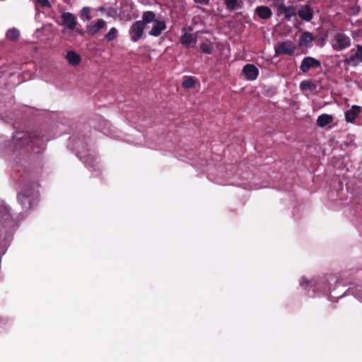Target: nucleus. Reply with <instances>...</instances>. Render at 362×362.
<instances>
[{"instance_id": "18", "label": "nucleus", "mask_w": 362, "mask_h": 362, "mask_svg": "<svg viewBox=\"0 0 362 362\" xmlns=\"http://www.w3.org/2000/svg\"><path fill=\"white\" fill-rule=\"evenodd\" d=\"M333 121V117L329 115H322L317 119V125L323 127Z\"/></svg>"}, {"instance_id": "20", "label": "nucleus", "mask_w": 362, "mask_h": 362, "mask_svg": "<svg viewBox=\"0 0 362 362\" xmlns=\"http://www.w3.org/2000/svg\"><path fill=\"white\" fill-rule=\"evenodd\" d=\"M225 4L228 9L233 11L240 6L239 0H225Z\"/></svg>"}, {"instance_id": "22", "label": "nucleus", "mask_w": 362, "mask_h": 362, "mask_svg": "<svg viewBox=\"0 0 362 362\" xmlns=\"http://www.w3.org/2000/svg\"><path fill=\"white\" fill-rule=\"evenodd\" d=\"M35 4L36 11H37L35 18L39 21L40 18V12L39 11V8L45 7V0H34Z\"/></svg>"}, {"instance_id": "19", "label": "nucleus", "mask_w": 362, "mask_h": 362, "mask_svg": "<svg viewBox=\"0 0 362 362\" xmlns=\"http://www.w3.org/2000/svg\"><path fill=\"white\" fill-rule=\"evenodd\" d=\"M20 37V32L18 29L13 28L6 33V38L11 41H16Z\"/></svg>"}, {"instance_id": "21", "label": "nucleus", "mask_w": 362, "mask_h": 362, "mask_svg": "<svg viewBox=\"0 0 362 362\" xmlns=\"http://www.w3.org/2000/svg\"><path fill=\"white\" fill-rule=\"evenodd\" d=\"M196 80L191 76H187L182 81V86L185 88H192L195 86Z\"/></svg>"}, {"instance_id": "14", "label": "nucleus", "mask_w": 362, "mask_h": 362, "mask_svg": "<svg viewBox=\"0 0 362 362\" xmlns=\"http://www.w3.org/2000/svg\"><path fill=\"white\" fill-rule=\"evenodd\" d=\"M361 62L362 61V46H357V51L356 54L351 56L350 58L345 59V63L346 64H356V62Z\"/></svg>"}, {"instance_id": "24", "label": "nucleus", "mask_w": 362, "mask_h": 362, "mask_svg": "<svg viewBox=\"0 0 362 362\" xmlns=\"http://www.w3.org/2000/svg\"><path fill=\"white\" fill-rule=\"evenodd\" d=\"M117 35V30L116 28H112L110 30V31L105 35V39L108 41L114 40Z\"/></svg>"}, {"instance_id": "6", "label": "nucleus", "mask_w": 362, "mask_h": 362, "mask_svg": "<svg viewBox=\"0 0 362 362\" xmlns=\"http://www.w3.org/2000/svg\"><path fill=\"white\" fill-rule=\"evenodd\" d=\"M153 23V26L152 29L150 30L149 34L153 36H158L160 35L161 32L165 29L166 25L165 23L163 21H160L156 19L155 17V20L152 21Z\"/></svg>"}, {"instance_id": "17", "label": "nucleus", "mask_w": 362, "mask_h": 362, "mask_svg": "<svg viewBox=\"0 0 362 362\" xmlns=\"http://www.w3.org/2000/svg\"><path fill=\"white\" fill-rule=\"evenodd\" d=\"M11 218L9 210L7 207L0 206V223H5Z\"/></svg>"}, {"instance_id": "2", "label": "nucleus", "mask_w": 362, "mask_h": 362, "mask_svg": "<svg viewBox=\"0 0 362 362\" xmlns=\"http://www.w3.org/2000/svg\"><path fill=\"white\" fill-rule=\"evenodd\" d=\"M155 20V13L146 11L144 13L142 20L135 22L131 27L129 33L133 41L136 42L143 35L146 25Z\"/></svg>"}, {"instance_id": "23", "label": "nucleus", "mask_w": 362, "mask_h": 362, "mask_svg": "<svg viewBox=\"0 0 362 362\" xmlns=\"http://www.w3.org/2000/svg\"><path fill=\"white\" fill-rule=\"evenodd\" d=\"M285 18L289 20L292 16L296 15V8L293 6H288L284 12Z\"/></svg>"}, {"instance_id": "7", "label": "nucleus", "mask_w": 362, "mask_h": 362, "mask_svg": "<svg viewBox=\"0 0 362 362\" xmlns=\"http://www.w3.org/2000/svg\"><path fill=\"white\" fill-rule=\"evenodd\" d=\"M320 65L319 61L312 58V57H306L305 58L301 64L300 69L303 72H307L311 67H317Z\"/></svg>"}, {"instance_id": "32", "label": "nucleus", "mask_w": 362, "mask_h": 362, "mask_svg": "<svg viewBox=\"0 0 362 362\" xmlns=\"http://www.w3.org/2000/svg\"><path fill=\"white\" fill-rule=\"evenodd\" d=\"M46 5H47V7H50V4L47 1V3H46Z\"/></svg>"}, {"instance_id": "9", "label": "nucleus", "mask_w": 362, "mask_h": 362, "mask_svg": "<svg viewBox=\"0 0 362 362\" xmlns=\"http://www.w3.org/2000/svg\"><path fill=\"white\" fill-rule=\"evenodd\" d=\"M361 112V107L354 105L351 108L345 112L346 120L347 122H354L355 119Z\"/></svg>"}, {"instance_id": "34", "label": "nucleus", "mask_w": 362, "mask_h": 362, "mask_svg": "<svg viewBox=\"0 0 362 362\" xmlns=\"http://www.w3.org/2000/svg\"><path fill=\"white\" fill-rule=\"evenodd\" d=\"M39 11L40 12V14H41V13H42V14H44V12H43V11H40V10H39Z\"/></svg>"}, {"instance_id": "16", "label": "nucleus", "mask_w": 362, "mask_h": 362, "mask_svg": "<svg viewBox=\"0 0 362 362\" xmlns=\"http://www.w3.org/2000/svg\"><path fill=\"white\" fill-rule=\"evenodd\" d=\"M313 35L309 32H304L300 39L298 44L300 46H308L313 40Z\"/></svg>"}, {"instance_id": "15", "label": "nucleus", "mask_w": 362, "mask_h": 362, "mask_svg": "<svg viewBox=\"0 0 362 362\" xmlns=\"http://www.w3.org/2000/svg\"><path fill=\"white\" fill-rule=\"evenodd\" d=\"M335 39L338 49H341L349 45L348 38L344 34H337L335 37Z\"/></svg>"}, {"instance_id": "8", "label": "nucleus", "mask_w": 362, "mask_h": 362, "mask_svg": "<svg viewBox=\"0 0 362 362\" xmlns=\"http://www.w3.org/2000/svg\"><path fill=\"white\" fill-rule=\"evenodd\" d=\"M243 71L248 80L255 79L259 73L257 68L253 64H247Z\"/></svg>"}, {"instance_id": "25", "label": "nucleus", "mask_w": 362, "mask_h": 362, "mask_svg": "<svg viewBox=\"0 0 362 362\" xmlns=\"http://www.w3.org/2000/svg\"><path fill=\"white\" fill-rule=\"evenodd\" d=\"M81 17L84 20L90 21L91 19L90 11L89 8H83L81 11Z\"/></svg>"}, {"instance_id": "27", "label": "nucleus", "mask_w": 362, "mask_h": 362, "mask_svg": "<svg viewBox=\"0 0 362 362\" xmlns=\"http://www.w3.org/2000/svg\"><path fill=\"white\" fill-rule=\"evenodd\" d=\"M200 48L202 51L204 53L210 54L211 52V47L206 43L201 44Z\"/></svg>"}, {"instance_id": "1", "label": "nucleus", "mask_w": 362, "mask_h": 362, "mask_svg": "<svg viewBox=\"0 0 362 362\" xmlns=\"http://www.w3.org/2000/svg\"><path fill=\"white\" fill-rule=\"evenodd\" d=\"M13 142L16 150L24 146H30L32 151L35 153L41 151L44 144L43 137L37 132L32 134L27 132H17L13 136Z\"/></svg>"}, {"instance_id": "3", "label": "nucleus", "mask_w": 362, "mask_h": 362, "mask_svg": "<svg viewBox=\"0 0 362 362\" xmlns=\"http://www.w3.org/2000/svg\"><path fill=\"white\" fill-rule=\"evenodd\" d=\"M62 25L69 30H74L77 25L76 18L71 13H63L62 14Z\"/></svg>"}, {"instance_id": "33", "label": "nucleus", "mask_w": 362, "mask_h": 362, "mask_svg": "<svg viewBox=\"0 0 362 362\" xmlns=\"http://www.w3.org/2000/svg\"><path fill=\"white\" fill-rule=\"evenodd\" d=\"M39 11L40 12V14H41V13H42V14H44V12H43V11H40V10H39Z\"/></svg>"}, {"instance_id": "29", "label": "nucleus", "mask_w": 362, "mask_h": 362, "mask_svg": "<svg viewBox=\"0 0 362 362\" xmlns=\"http://www.w3.org/2000/svg\"><path fill=\"white\" fill-rule=\"evenodd\" d=\"M40 187V185H39V182L38 181H33V182H28L26 184V187L28 188V187H30L33 189H37Z\"/></svg>"}, {"instance_id": "11", "label": "nucleus", "mask_w": 362, "mask_h": 362, "mask_svg": "<svg viewBox=\"0 0 362 362\" xmlns=\"http://www.w3.org/2000/svg\"><path fill=\"white\" fill-rule=\"evenodd\" d=\"M180 41L186 47H192L196 44L197 35L192 33H185L181 37Z\"/></svg>"}, {"instance_id": "30", "label": "nucleus", "mask_w": 362, "mask_h": 362, "mask_svg": "<svg viewBox=\"0 0 362 362\" xmlns=\"http://www.w3.org/2000/svg\"><path fill=\"white\" fill-rule=\"evenodd\" d=\"M30 195H31L30 193L29 192L26 191L25 192V194H19L18 197V199H20L22 196L23 197H29Z\"/></svg>"}, {"instance_id": "13", "label": "nucleus", "mask_w": 362, "mask_h": 362, "mask_svg": "<svg viewBox=\"0 0 362 362\" xmlns=\"http://www.w3.org/2000/svg\"><path fill=\"white\" fill-rule=\"evenodd\" d=\"M255 12L262 19H267L272 16V11L267 6H259L256 8Z\"/></svg>"}, {"instance_id": "5", "label": "nucleus", "mask_w": 362, "mask_h": 362, "mask_svg": "<svg viewBox=\"0 0 362 362\" xmlns=\"http://www.w3.org/2000/svg\"><path fill=\"white\" fill-rule=\"evenodd\" d=\"M105 25L106 22L103 19H99L95 23L87 26V33L92 36L95 35L101 29L105 28Z\"/></svg>"}, {"instance_id": "4", "label": "nucleus", "mask_w": 362, "mask_h": 362, "mask_svg": "<svg viewBox=\"0 0 362 362\" xmlns=\"http://www.w3.org/2000/svg\"><path fill=\"white\" fill-rule=\"evenodd\" d=\"M296 46L294 43L291 41H286L280 43L276 48V52L277 54H286L291 55L293 54Z\"/></svg>"}, {"instance_id": "28", "label": "nucleus", "mask_w": 362, "mask_h": 362, "mask_svg": "<svg viewBox=\"0 0 362 362\" xmlns=\"http://www.w3.org/2000/svg\"><path fill=\"white\" fill-rule=\"evenodd\" d=\"M313 86H314V85L310 81H303L300 83V88L303 90L310 88Z\"/></svg>"}, {"instance_id": "26", "label": "nucleus", "mask_w": 362, "mask_h": 362, "mask_svg": "<svg viewBox=\"0 0 362 362\" xmlns=\"http://www.w3.org/2000/svg\"><path fill=\"white\" fill-rule=\"evenodd\" d=\"M274 5L277 8L279 15L281 13H284L285 9H286V8L288 7L286 6L283 2H276Z\"/></svg>"}, {"instance_id": "31", "label": "nucleus", "mask_w": 362, "mask_h": 362, "mask_svg": "<svg viewBox=\"0 0 362 362\" xmlns=\"http://www.w3.org/2000/svg\"><path fill=\"white\" fill-rule=\"evenodd\" d=\"M196 1L199 4H206L209 3V0H196Z\"/></svg>"}, {"instance_id": "10", "label": "nucleus", "mask_w": 362, "mask_h": 362, "mask_svg": "<svg viewBox=\"0 0 362 362\" xmlns=\"http://www.w3.org/2000/svg\"><path fill=\"white\" fill-rule=\"evenodd\" d=\"M298 16L304 21H309L313 18V11L310 6L305 5L298 11Z\"/></svg>"}, {"instance_id": "12", "label": "nucleus", "mask_w": 362, "mask_h": 362, "mask_svg": "<svg viewBox=\"0 0 362 362\" xmlns=\"http://www.w3.org/2000/svg\"><path fill=\"white\" fill-rule=\"evenodd\" d=\"M66 58L72 66H78L81 62L80 55L72 50L67 52Z\"/></svg>"}]
</instances>
